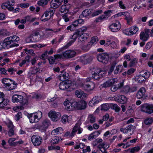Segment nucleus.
Instances as JSON below:
<instances>
[{
    "label": "nucleus",
    "mask_w": 153,
    "mask_h": 153,
    "mask_svg": "<svg viewBox=\"0 0 153 153\" xmlns=\"http://www.w3.org/2000/svg\"><path fill=\"white\" fill-rule=\"evenodd\" d=\"M72 106L68 108L69 111H71L76 109L78 110L84 109L85 108L87 103L84 101H82L80 102H72L71 105Z\"/></svg>",
    "instance_id": "1"
},
{
    "label": "nucleus",
    "mask_w": 153,
    "mask_h": 153,
    "mask_svg": "<svg viewBox=\"0 0 153 153\" xmlns=\"http://www.w3.org/2000/svg\"><path fill=\"white\" fill-rule=\"evenodd\" d=\"M2 82L4 85V86L7 88L9 90H13L16 87V83L10 79L4 78L2 80Z\"/></svg>",
    "instance_id": "2"
},
{
    "label": "nucleus",
    "mask_w": 153,
    "mask_h": 153,
    "mask_svg": "<svg viewBox=\"0 0 153 153\" xmlns=\"http://www.w3.org/2000/svg\"><path fill=\"white\" fill-rule=\"evenodd\" d=\"M12 101L13 102H19L23 105H27L28 101L27 99L24 98L23 96L21 95H14L12 97Z\"/></svg>",
    "instance_id": "3"
},
{
    "label": "nucleus",
    "mask_w": 153,
    "mask_h": 153,
    "mask_svg": "<svg viewBox=\"0 0 153 153\" xmlns=\"http://www.w3.org/2000/svg\"><path fill=\"white\" fill-rule=\"evenodd\" d=\"M10 38H7L5 39L2 44V47L4 48L8 49L10 48L13 47L15 46H18L19 44L14 42L12 39H10Z\"/></svg>",
    "instance_id": "4"
},
{
    "label": "nucleus",
    "mask_w": 153,
    "mask_h": 153,
    "mask_svg": "<svg viewBox=\"0 0 153 153\" xmlns=\"http://www.w3.org/2000/svg\"><path fill=\"white\" fill-rule=\"evenodd\" d=\"M109 57V54L106 53H101L98 54L97 56V58L99 61L105 64L108 63Z\"/></svg>",
    "instance_id": "5"
},
{
    "label": "nucleus",
    "mask_w": 153,
    "mask_h": 153,
    "mask_svg": "<svg viewBox=\"0 0 153 153\" xmlns=\"http://www.w3.org/2000/svg\"><path fill=\"white\" fill-rule=\"evenodd\" d=\"M141 111L149 114L153 113V105L146 103L142 105Z\"/></svg>",
    "instance_id": "6"
},
{
    "label": "nucleus",
    "mask_w": 153,
    "mask_h": 153,
    "mask_svg": "<svg viewBox=\"0 0 153 153\" xmlns=\"http://www.w3.org/2000/svg\"><path fill=\"white\" fill-rule=\"evenodd\" d=\"M31 139L32 143L35 146H39L42 143V138L39 136L33 135L32 136Z\"/></svg>",
    "instance_id": "7"
},
{
    "label": "nucleus",
    "mask_w": 153,
    "mask_h": 153,
    "mask_svg": "<svg viewBox=\"0 0 153 153\" xmlns=\"http://www.w3.org/2000/svg\"><path fill=\"white\" fill-rule=\"evenodd\" d=\"M135 128V127L131 125H129L127 127L124 128H122L120 131L124 133H128L129 135H131L133 133Z\"/></svg>",
    "instance_id": "8"
},
{
    "label": "nucleus",
    "mask_w": 153,
    "mask_h": 153,
    "mask_svg": "<svg viewBox=\"0 0 153 153\" xmlns=\"http://www.w3.org/2000/svg\"><path fill=\"white\" fill-rule=\"evenodd\" d=\"M49 116L54 121H58L60 118L61 115L60 113L55 111H50L48 114Z\"/></svg>",
    "instance_id": "9"
},
{
    "label": "nucleus",
    "mask_w": 153,
    "mask_h": 153,
    "mask_svg": "<svg viewBox=\"0 0 153 153\" xmlns=\"http://www.w3.org/2000/svg\"><path fill=\"white\" fill-rule=\"evenodd\" d=\"M63 53L64 58L66 59H70L74 57L76 54V52L73 50H67Z\"/></svg>",
    "instance_id": "10"
},
{
    "label": "nucleus",
    "mask_w": 153,
    "mask_h": 153,
    "mask_svg": "<svg viewBox=\"0 0 153 153\" xmlns=\"http://www.w3.org/2000/svg\"><path fill=\"white\" fill-rule=\"evenodd\" d=\"M81 123H78L76 124L73 128L71 134L70 135L71 137H73L74 136L75 133L78 131V134H80L82 132V129L80 128Z\"/></svg>",
    "instance_id": "11"
},
{
    "label": "nucleus",
    "mask_w": 153,
    "mask_h": 153,
    "mask_svg": "<svg viewBox=\"0 0 153 153\" xmlns=\"http://www.w3.org/2000/svg\"><path fill=\"white\" fill-rule=\"evenodd\" d=\"M116 80H117L116 79H108L103 84L102 87L106 88L112 86L117 82Z\"/></svg>",
    "instance_id": "12"
},
{
    "label": "nucleus",
    "mask_w": 153,
    "mask_h": 153,
    "mask_svg": "<svg viewBox=\"0 0 153 153\" xmlns=\"http://www.w3.org/2000/svg\"><path fill=\"white\" fill-rule=\"evenodd\" d=\"M101 97L100 96H96L92 99L91 101L89 102V105L91 106H95L101 101Z\"/></svg>",
    "instance_id": "13"
},
{
    "label": "nucleus",
    "mask_w": 153,
    "mask_h": 153,
    "mask_svg": "<svg viewBox=\"0 0 153 153\" xmlns=\"http://www.w3.org/2000/svg\"><path fill=\"white\" fill-rule=\"evenodd\" d=\"M114 99L116 101L122 104L125 103L127 101V99L126 97L124 95H118Z\"/></svg>",
    "instance_id": "14"
},
{
    "label": "nucleus",
    "mask_w": 153,
    "mask_h": 153,
    "mask_svg": "<svg viewBox=\"0 0 153 153\" xmlns=\"http://www.w3.org/2000/svg\"><path fill=\"white\" fill-rule=\"evenodd\" d=\"M68 82H69V81ZM68 82V81H65L61 82L59 85V88L62 90H65L69 88L71 85V83Z\"/></svg>",
    "instance_id": "15"
},
{
    "label": "nucleus",
    "mask_w": 153,
    "mask_h": 153,
    "mask_svg": "<svg viewBox=\"0 0 153 153\" xmlns=\"http://www.w3.org/2000/svg\"><path fill=\"white\" fill-rule=\"evenodd\" d=\"M69 74L66 72H62L58 76V79L62 82L66 81L68 79Z\"/></svg>",
    "instance_id": "16"
},
{
    "label": "nucleus",
    "mask_w": 153,
    "mask_h": 153,
    "mask_svg": "<svg viewBox=\"0 0 153 153\" xmlns=\"http://www.w3.org/2000/svg\"><path fill=\"white\" fill-rule=\"evenodd\" d=\"M145 93V88L144 87L141 88L137 93L136 97L138 99H141L144 96Z\"/></svg>",
    "instance_id": "17"
},
{
    "label": "nucleus",
    "mask_w": 153,
    "mask_h": 153,
    "mask_svg": "<svg viewBox=\"0 0 153 153\" xmlns=\"http://www.w3.org/2000/svg\"><path fill=\"white\" fill-rule=\"evenodd\" d=\"M109 28L113 32H116L120 28L119 24H117L116 23H114L109 26Z\"/></svg>",
    "instance_id": "18"
},
{
    "label": "nucleus",
    "mask_w": 153,
    "mask_h": 153,
    "mask_svg": "<svg viewBox=\"0 0 153 153\" xmlns=\"http://www.w3.org/2000/svg\"><path fill=\"white\" fill-rule=\"evenodd\" d=\"M70 7V4H67L62 5L60 8L59 11L62 13H64V14L67 13L69 12Z\"/></svg>",
    "instance_id": "19"
},
{
    "label": "nucleus",
    "mask_w": 153,
    "mask_h": 153,
    "mask_svg": "<svg viewBox=\"0 0 153 153\" xmlns=\"http://www.w3.org/2000/svg\"><path fill=\"white\" fill-rule=\"evenodd\" d=\"M8 127L9 128L8 132V134L10 137H11L14 135V126H13L12 122H10L7 125Z\"/></svg>",
    "instance_id": "20"
},
{
    "label": "nucleus",
    "mask_w": 153,
    "mask_h": 153,
    "mask_svg": "<svg viewBox=\"0 0 153 153\" xmlns=\"http://www.w3.org/2000/svg\"><path fill=\"white\" fill-rule=\"evenodd\" d=\"M83 34V33L79 29L76 30L75 32L72 36V37H71V38L75 40L78 37H81Z\"/></svg>",
    "instance_id": "21"
},
{
    "label": "nucleus",
    "mask_w": 153,
    "mask_h": 153,
    "mask_svg": "<svg viewBox=\"0 0 153 153\" xmlns=\"http://www.w3.org/2000/svg\"><path fill=\"white\" fill-rule=\"evenodd\" d=\"M95 84L93 82H90L89 83L85 85H84L85 89L88 91L93 90L95 87Z\"/></svg>",
    "instance_id": "22"
},
{
    "label": "nucleus",
    "mask_w": 153,
    "mask_h": 153,
    "mask_svg": "<svg viewBox=\"0 0 153 153\" xmlns=\"http://www.w3.org/2000/svg\"><path fill=\"white\" fill-rule=\"evenodd\" d=\"M49 15H50V13H49L47 10L42 15L41 17V20L42 21L46 22L48 21L51 18L50 17L49 18H45L47 17Z\"/></svg>",
    "instance_id": "23"
},
{
    "label": "nucleus",
    "mask_w": 153,
    "mask_h": 153,
    "mask_svg": "<svg viewBox=\"0 0 153 153\" xmlns=\"http://www.w3.org/2000/svg\"><path fill=\"white\" fill-rule=\"evenodd\" d=\"M16 140L14 138H10L8 140V142L10 145L11 146H16L18 143L22 144V143L19 141L14 142V141Z\"/></svg>",
    "instance_id": "24"
},
{
    "label": "nucleus",
    "mask_w": 153,
    "mask_h": 153,
    "mask_svg": "<svg viewBox=\"0 0 153 153\" xmlns=\"http://www.w3.org/2000/svg\"><path fill=\"white\" fill-rule=\"evenodd\" d=\"M75 95L79 98H82L83 99L85 96V94L84 92L80 90H77L75 92Z\"/></svg>",
    "instance_id": "25"
},
{
    "label": "nucleus",
    "mask_w": 153,
    "mask_h": 153,
    "mask_svg": "<svg viewBox=\"0 0 153 153\" xmlns=\"http://www.w3.org/2000/svg\"><path fill=\"white\" fill-rule=\"evenodd\" d=\"M124 13L125 14V19L127 20V23L129 24L131 22H132V18L130 16V14L129 13L126 12H124Z\"/></svg>",
    "instance_id": "26"
},
{
    "label": "nucleus",
    "mask_w": 153,
    "mask_h": 153,
    "mask_svg": "<svg viewBox=\"0 0 153 153\" xmlns=\"http://www.w3.org/2000/svg\"><path fill=\"white\" fill-rule=\"evenodd\" d=\"M140 39L143 41H146L149 37V35H147L144 32H142L140 35Z\"/></svg>",
    "instance_id": "27"
},
{
    "label": "nucleus",
    "mask_w": 153,
    "mask_h": 153,
    "mask_svg": "<svg viewBox=\"0 0 153 153\" xmlns=\"http://www.w3.org/2000/svg\"><path fill=\"white\" fill-rule=\"evenodd\" d=\"M61 4L57 3L56 0H52L51 3V7L54 9H56L58 8Z\"/></svg>",
    "instance_id": "28"
},
{
    "label": "nucleus",
    "mask_w": 153,
    "mask_h": 153,
    "mask_svg": "<svg viewBox=\"0 0 153 153\" xmlns=\"http://www.w3.org/2000/svg\"><path fill=\"white\" fill-rule=\"evenodd\" d=\"M123 67L121 65H118L116 67L115 69V70L114 73L115 74L121 73L122 71V69Z\"/></svg>",
    "instance_id": "29"
},
{
    "label": "nucleus",
    "mask_w": 153,
    "mask_h": 153,
    "mask_svg": "<svg viewBox=\"0 0 153 153\" xmlns=\"http://www.w3.org/2000/svg\"><path fill=\"white\" fill-rule=\"evenodd\" d=\"M110 108V104L105 103L102 105L101 106V110L104 111H107Z\"/></svg>",
    "instance_id": "30"
},
{
    "label": "nucleus",
    "mask_w": 153,
    "mask_h": 153,
    "mask_svg": "<svg viewBox=\"0 0 153 153\" xmlns=\"http://www.w3.org/2000/svg\"><path fill=\"white\" fill-rule=\"evenodd\" d=\"M91 13L90 9H86L82 11V14L80 16H82L84 17H86L89 16L91 14Z\"/></svg>",
    "instance_id": "31"
},
{
    "label": "nucleus",
    "mask_w": 153,
    "mask_h": 153,
    "mask_svg": "<svg viewBox=\"0 0 153 153\" xmlns=\"http://www.w3.org/2000/svg\"><path fill=\"white\" fill-rule=\"evenodd\" d=\"M110 107L114 110L117 112H119L120 110V108L116 104H110Z\"/></svg>",
    "instance_id": "32"
},
{
    "label": "nucleus",
    "mask_w": 153,
    "mask_h": 153,
    "mask_svg": "<svg viewBox=\"0 0 153 153\" xmlns=\"http://www.w3.org/2000/svg\"><path fill=\"white\" fill-rule=\"evenodd\" d=\"M72 103L70 102L68 99H66L65 101L64 102V105L66 107L65 108V109L67 111H69L68 109V108H69V106L71 107L72 106L71 105Z\"/></svg>",
    "instance_id": "33"
},
{
    "label": "nucleus",
    "mask_w": 153,
    "mask_h": 153,
    "mask_svg": "<svg viewBox=\"0 0 153 153\" xmlns=\"http://www.w3.org/2000/svg\"><path fill=\"white\" fill-rule=\"evenodd\" d=\"M50 0H41L38 1L37 4L39 6H44L46 5L48 1H49Z\"/></svg>",
    "instance_id": "34"
},
{
    "label": "nucleus",
    "mask_w": 153,
    "mask_h": 153,
    "mask_svg": "<svg viewBox=\"0 0 153 153\" xmlns=\"http://www.w3.org/2000/svg\"><path fill=\"white\" fill-rule=\"evenodd\" d=\"M116 64V63L115 62H114L111 64L108 73L109 75H110L111 73L113 71Z\"/></svg>",
    "instance_id": "35"
},
{
    "label": "nucleus",
    "mask_w": 153,
    "mask_h": 153,
    "mask_svg": "<svg viewBox=\"0 0 153 153\" xmlns=\"http://www.w3.org/2000/svg\"><path fill=\"white\" fill-rule=\"evenodd\" d=\"M88 119V121L92 123L95 122V117L93 114L89 115Z\"/></svg>",
    "instance_id": "36"
},
{
    "label": "nucleus",
    "mask_w": 153,
    "mask_h": 153,
    "mask_svg": "<svg viewBox=\"0 0 153 153\" xmlns=\"http://www.w3.org/2000/svg\"><path fill=\"white\" fill-rule=\"evenodd\" d=\"M138 29L137 27L136 26L132 27L130 29V33L131 35L135 34L138 31Z\"/></svg>",
    "instance_id": "37"
},
{
    "label": "nucleus",
    "mask_w": 153,
    "mask_h": 153,
    "mask_svg": "<svg viewBox=\"0 0 153 153\" xmlns=\"http://www.w3.org/2000/svg\"><path fill=\"white\" fill-rule=\"evenodd\" d=\"M153 122V119L152 118H149L144 120V123L146 125H150Z\"/></svg>",
    "instance_id": "38"
},
{
    "label": "nucleus",
    "mask_w": 153,
    "mask_h": 153,
    "mask_svg": "<svg viewBox=\"0 0 153 153\" xmlns=\"http://www.w3.org/2000/svg\"><path fill=\"white\" fill-rule=\"evenodd\" d=\"M106 18V17L104 15H102L98 18H96L94 21V22L97 23L99 22H100L103 21L104 19Z\"/></svg>",
    "instance_id": "39"
},
{
    "label": "nucleus",
    "mask_w": 153,
    "mask_h": 153,
    "mask_svg": "<svg viewBox=\"0 0 153 153\" xmlns=\"http://www.w3.org/2000/svg\"><path fill=\"white\" fill-rule=\"evenodd\" d=\"M59 141V137L56 136H55L54 138L51 141L52 144H57Z\"/></svg>",
    "instance_id": "40"
},
{
    "label": "nucleus",
    "mask_w": 153,
    "mask_h": 153,
    "mask_svg": "<svg viewBox=\"0 0 153 153\" xmlns=\"http://www.w3.org/2000/svg\"><path fill=\"white\" fill-rule=\"evenodd\" d=\"M8 38H11L10 39H12V40L13 41V42H16L18 41L19 40V37L18 36L15 35L12 36L8 37Z\"/></svg>",
    "instance_id": "41"
},
{
    "label": "nucleus",
    "mask_w": 153,
    "mask_h": 153,
    "mask_svg": "<svg viewBox=\"0 0 153 153\" xmlns=\"http://www.w3.org/2000/svg\"><path fill=\"white\" fill-rule=\"evenodd\" d=\"M92 77L94 79L96 80H98L100 78L98 74V71H97V70L94 74H92Z\"/></svg>",
    "instance_id": "42"
},
{
    "label": "nucleus",
    "mask_w": 153,
    "mask_h": 153,
    "mask_svg": "<svg viewBox=\"0 0 153 153\" xmlns=\"http://www.w3.org/2000/svg\"><path fill=\"white\" fill-rule=\"evenodd\" d=\"M6 104V103H5V100L4 98L0 96V107H4L3 105H5Z\"/></svg>",
    "instance_id": "43"
},
{
    "label": "nucleus",
    "mask_w": 153,
    "mask_h": 153,
    "mask_svg": "<svg viewBox=\"0 0 153 153\" xmlns=\"http://www.w3.org/2000/svg\"><path fill=\"white\" fill-rule=\"evenodd\" d=\"M105 145V144L104 143H103L101 144H100L97 146V148L99 149L103 148V150H102L101 149H100V150L102 152H105V148L104 147V146Z\"/></svg>",
    "instance_id": "44"
},
{
    "label": "nucleus",
    "mask_w": 153,
    "mask_h": 153,
    "mask_svg": "<svg viewBox=\"0 0 153 153\" xmlns=\"http://www.w3.org/2000/svg\"><path fill=\"white\" fill-rule=\"evenodd\" d=\"M55 9H54L51 7V8L47 10L50 13V18L53 16V13L55 11Z\"/></svg>",
    "instance_id": "45"
},
{
    "label": "nucleus",
    "mask_w": 153,
    "mask_h": 153,
    "mask_svg": "<svg viewBox=\"0 0 153 153\" xmlns=\"http://www.w3.org/2000/svg\"><path fill=\"white\" fill-rule=\"evenodd\" d=\"M102 12V10H99L96 11L94 12L92 14V16L94 17L96 16L101 14Z\"/></svg>",
    "instance_id": "46"
},
{
    "label": "nucleus",
    "mask_w": 153,
    "mask_h": 153,
    "mask_svg": "<svg viewBox=\"0 0 153 153\" xmlns=\"http://www.w3.org/2000/svg\"><path fill=\"white\" fill-rule=\"evenodd\" d=\"M55 57L54 56L51 57L48 59V60L49 61V63L50 64H53L55 62V60H56Z\"/></svg>",
    "instance_id": "47"
},
{
    "label": "nucleus",
    "mask_w": 153,
    "mask_h": 153,
    "mask_svg": "<svg viewBox=\"0 0 153 153\" xmlns=\"http://www.w3.org/2000/svg\"><path fill=\"white\" fill-rule=\"evenodd\" d=\"M61 121L63 123H65L66 122H68V116L67 115H65L62 117Z\"/></svg>",
    "instance_id": "48"
},
{
    "label": "nucleus",
    "mask_w": 153,
    "mask_h": 153,
    "mask_svg": "<svg viewBox=\"0 0 153 153\" xmlns=\"http://www.w3.org/2000/svg\"><path fill=\"white\" fill-rule=\"evenodd\" d=\"M97 71H98V74H99L100 78H102L104 76L105 74L103 71H101L100 69H97Z\"/></svg>",
    "instance_id": "49"
},
{
    "label": "nucleus",
    "mask_w": 153,
    "mask_h": 153,
    "mask_svg": "<svg viewBox=\"0 0 153 153\" xmlns=\"http://www.w3.org/2000/svg\"><path fill=\"white\" fill-rule=\"evenodd\" d=\"M140 149L139 146L135 147L132 148L130 152L131 153H133L135 152L138 151Z\"/></svg>",
    "instance_id": "50"
},
{
    "label": "nucleus",
    "mask_w": 153,
    "mask_h": 153,
    "mask_svg": "<svg viewBox=\"0 0 153 153\" xmlns=\"http://www.w3.org/2000/svg\"><path fill=\"white\" fill-rule=\"evenodd\" d=\"M89 36V34L88 33H86L83 36L81 37V38H79L78 39L79 41V40L80 41H82L84 40L85 39H86L88 38V37Z\"/></svg>",
    "instance_id": "51"
},
{
    "label": "nucleus",
    "mask_w": 153,
    "mask_h": 153,
    "mask_svg": "<svg viewBox=\"0 0 153 153\" xmlns=\"http://www.w3.org/2000/svg\"><path fill=\"white\" fill-rule=\"evenodd\" d=\"M137 60L136 59H134L131 60L129 65L130 67H132L134 66L136 62H137Z\"/></svg>",
    "instance_id": "52"
},
{
    "label": "nucleus",
    "mask_w": 153,
    "mask_h": 153,
    "mask_svg": "<svg viewBox=\"0 0 153 153\" xmlns=\"http://www.w3.org/2000/svg\"><path fill=\"white\" fill-rule=\"evenodd\" d=\"M55 131L56 133V134H61L63 131V129L61 127L56 128V129Z\"/></svg>",
    "instance_id": "53"
},
{
    "label": "nucleus",
    "mask_w": 153,
    "mask_h": 153,
    "mask_svg": "<svg viewBox=\"0 0 153 153\" xmlns=\"http://www.w3.org/2000/svg\"><path fill=\"white\" fill-rule=\"evenodd\" d=\"M55 57L56 59H64V56H63V53L61 54H56L54 56Z\"/></svg>",
    "instance_id": "54"
},
{
    "label": "nucleus",
    "mask_w": 153,
    "mask_h": 153,
    "mask_svg": "<svg viewBox=\"0 0 153 153\" xmlns=\"http://www.w3.org/2000/svg\"><path fill=\"white\" fill-rule=\"evenodd\" d=\"M68 17H69L66 14H64L62 16V18L63 19L65 22H67L69 21L70 18Z\"/></svg>",
    "instance_id": "55"
},
{
    "label": "nucleus",
    "mask_w": 153,
    "mask_h": 153,
    "mask_svg": "<svg viewBox=\"0 0 153 153\" xmlns=\"http://www.w3.org/2000/svg\"><path fill=\"white\" fill-rule=\"evenodd\" d=\"M29 6V3H22L20 4V6L23 8H26Z\"/></svg>",
    "instance_id": "56"
},
{
    "label": "nucleus",
    "mask_w": 153,
    "mask_h": 153,
    "mask_svg": "<svg viewBox=\"0 0 153 153\" xmlns=\"http://www.w3.org/2000/svg\"><path fill=\"white\" fill-rule=\"evenodd\" d=\"M75 41V40H73L70 41L69 42L67 43V45L64 46V48L65 49H66L68 48Z\"/></svg>",
    "instance_id": "57"
},
{
    "label": "nucleus",
    "mask_w": 153,
    "mask_h": 153,
    "mask_svg": "<svg viewBox=\"0 0 153 153\" xmlns=\"http://www.w3.org/2000/svg\"><path fill=\"white\" fill-rule=\"evenodd\" d=\"M144 74L145 75L143 76V77L145 79H146L149 77L150 73L148 71H147L144 73Z\"/></svg>",
    "instance_id": "58"
},
{
    "label": "nucleus",
    "mask_w": 153,
    "mask_h": 153,
    "mask_svg": "<svg viewBox=\"0 0 153 153\" xmlns=\"http://www.w3.org/2000/svg\"><path fill=\"white\" fill-rule=\"evenodd\" d=\"M98 40V39L97 37L95 36L91 38V40L90 41L91 42V45H92L96 41Z\"/></svg>",
    "instance_id": "59"
},
{
    "label": "nucleus",
    "mask_w": 153,
    "mask_h": 153,
    "mask_svg": "<svg viewBox=\"0 0 153 153\" xmlns=\"http://www.w3.org/2000/svg\"><path fill=\"white\" fill-rule=\"evenodd\" d=\"M123 33L127 35H131V33H130V30L128 29H125L123 31Z\"/></svg>",
    "instance_id": "60"
},
{
    "label": "nucleus",
    "mask_w": 153,
    "mask_h": 153,
    "mask_svg": "<svg viewBox=\"0 0 153 153\" xmlns=\"http://www.w3.org/2000/svg\"><path fill=\"white\" fill-rule=\"evenodd\" d=\"M135 69L133 68H131L128 70L127 74L128 75H130L133 74L135 71Z\"/></svg>",
    "instance_id": "61"
},
{
    "label": "nucleus",
    "mask_w": 153,
    "mask_h": 153,
    "mask_svg": "<svg viewBox=\"0 0 153 153\" xmlns=\"http://www.w3.org/2000/svg\"><path fill=\"white\" fill-rule=\"evenodd\" d=\"M130 88L128 85L126 86L123 88V91L126 93L130 91Z\"/></svg>",
    "instance_id": "62"
},
{
    "label": "nucleus",
    "mask_w": 153,
    "mask_h": 153,
    "mask_svg": "<svg viewBox=\"0 0 153 153\" xmlns=\"http://www.w3.org/2000/svg\"><path fill=\"white\" fill-rule=\"evenodd\" d=\"M152 44L151 42L147 43L146 45V48L147 49H149L152 47Z\"/></svg>",
    "instance_id": "63"
},
{
    "label": "nucleus",
    "mask_w": 153,
    "mask_h": 153,
    "mask_svg": "<svg viewBox=\"0 0 153 153\" xmlns=\"http://www.w3.org/2000/svg\"><path fill=\"white\" fill-rule=\"evenodd\" d=\"M119 6L121 8L123 9H125L126 8V7L123 4V2L122 1H120L119 2Z\"/></svg>",
    "instance_id": "64"
}]
</instances>
